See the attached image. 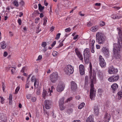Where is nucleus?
<instances>
[{"instance_id":"nucleus-49","label":"nucleus","mask_w":122,"mask_h":122,"mask_svg":"<svg viewBox=\"0 0 122 122\" xmlns=\"http://www.w3.org/2000/svg\"><path fill=\"white\" fill-rule=\"evenodd\" d=\"M42 58V56L41 55H40L39 56H38V58L37 59V60H41Z\"/></svg>"},{"instance_id":"nucleus-24","label":"nucleus","mask_w":122,"mask_h":122,"mask_svg":"<svg viewBox=\"0 0 122 122\" xmlns=\"http://www.w3.org/2000/svg\"><path fill=\"white\" fill-rule=\"evenodd\" d=\"M0 44L1 47L2 49H5L6 47V45L4 41H3L1 42L0 43Z\"/></svg>"},{"instance_id":"nucleus-20","label":"nucleus","mask_w":122,"mask_h":122,"mask_svg":"<svg viewBox=\"0 0 122 122\" xmlns=\"http://www.w3.org/2000/svg\"><path fill=\"white\" fill-rule=\"evenodd\" d=\"M94 113L95 115L97 116L99 114V108L98 106H95L94 107Z\"/></svg>"},{"instance_id":"nucleus-23","label":"nucleus","mask_w":122,"mask_h":122,"mask_svg":"<svg viewBox=\"0 0 122 122\" xmlns=\"http://www.w3.org/2000/svg\"><path fill=\"white\" fill-rule=\"evenodd\" d=\"M12 3L16 7H18L19 6L18 2L17 0H13L12 1Z\"/></svg>"},{"instance_id":"nucleus-18","label":"nucleus","mask_w":122,"mask_h":122,"mask_svg":"<svg viewBox=\"0 0 122 122\" xmlns=\"http://www.w3.org/2000/svg\"><path fill=\"white\" fill-rule=\"evenodd\" d=\"M47 45V43L45 42H43L41 44V46L43 48L42 49V51L45 52L47 50L46 46Z\"/></svg>"},{"instance_id":"nucleus-2","label":"nucleus","mask_w":122,"mask_h":122,"mask_svg":"<svg viewBox=\"0 0 122 122\" xmlns=\"http://www.w3.org/2000/svg\"><path fill=\"white\" fill-rule=\"evenodd\" d=\"M96 80V77L95 75H93L92 79H91V80L90 90V98L92 100H94V98L95 96L96 91L94 90L93 82H94Z\"/></svg>"},{"instance_id":"nucleus-11","label":"nucleus","mask_w":122,"mask_h":122,"mask_svg":"<svg viewBox=\"0 0 122 122\" xmlns=\"http://www.w3.org/2000/svg\"><path fill=\"white\" fill-rule=\"evenodd\" d=\"M75 52L79 59L81 60H83V57L82 56L79 50L77 48H76L75 50Z\"/></svg>"},{"instance_id":"nucleus-29","label":"nucleus","mask_w":122,"mask_h":122,"mask_svg":"<svg viewBox=\"0 0 122 122\" xmlns=\"http://www.w3.org/2000/svg\"><path fill=\"white\" fill-rule=\"evenodd\" d=\"M99 26H95L92 27L91 29L93 30H97L99 28Z\"/></svg>"},{"instance_id":"nucleus-22","label":"nucleus","mask_w":122,"mask_h":122,"mask_svg":"<svg viewBox=\"0 0 122 122\" xmlns=\"http://www.w3.org/2000/svg\"><path fill=\"white\" fill-rule=\"evenodd\" d=\"M86 122H93V117L91 115L89 116L87 118Z\"/></svg>"},{"instance_id":"nucleus-58","label":"nucleus","mask_w":122,"mask_h":122,"mask_svg":"<svg viewBox=\"0 0 122 122\" xmlns=\"http://www.w3.org/2000/svg\"><path fill=\"white\" fill-rule=\"evenodd\" d=\"M9 33L10 36H12L13 35V33L12 31H10L9 32Z\"/></svg>"},{"instance_id":"nucleus-53","label":"nucleus","mask_w":122,"mask_h":122,"mask_svg":"<svg viewBox=\"0 0 122 122\" xmlns=\"http://www.w3.org/2000/svg\"><path fill=\"white\" fill-rule=\"evenodd\" d=\"M20 5L22 6H23L24 5V2L23 1H21L20 2Z\"/></svg>"},{"instance_id":"nucleus-36","label":"nucleus","mask_w":122,"mask_h":122,"mask_svg":"<svg viewBox=\"0 0 122 122\" xmlns=\"http://www.w3.org/2000/svg\"><path fill=\"white\" fill-rule=\"evenodd\" d=\"M73 110L72 109H70L67 110V112L68 114H70L72 112Z\"/></svg>"},{"instance_id":"nucleus-34","label":"nucleus","mask_w":122,"mask_h":122,"mask_svg":"<svg viewBox=\"0 0 122 122\" xmlns=\"http://www.w3.org/2000/svg\"><path fill=\"white\" fill-rule=\"evenodd\" d=\"M63 105H59L60 109L61 110H63L65 109V107Z\"/></svg>"},{"instance_id":"nucleus-45","label":"nucleus","mask_w":122,"mask_h":122,"mask_svg":"<svg viewBox=\"0 0 122 122\" xmlns=\"http://www.w3.org/2000/svg\"><path fill=\"white\" fill-rule=\"evenodd\" d=\"M31 100L33 102H35L36 100V98L35 97H32L31 99Z\"/></svg>"},{"instance_id":"nucleus-35","label":"nucleus","mask_w":122,"mask_h":122,"mask_svg":"<svg viewBox=\"0 0 122 122\" xmlns=\"http://www.w3.org/2000/svg\"><path fill=\"white\" fill-rule=\"evenodd\" d=\"M20 87L18 86H17V87L16 88V89L15 90V93L16 94L18 93V92L20 90Z\"/></svg>"},{"instance_id":"nucleus-9","label":"nucleus","mask_w":122,"mask_h":122,"mask_svg":"<svg viewBox=\"0 0 122 122\" xmlns=\"http://www.w3.org/2000/svg\"><path fill=\"white\" fill-rule=\"evenodd\" d=\"M65 87L64 84L62 82H60L58 84L56 88V90L58 92H61L64 89Z\"/></svg>"},{"instance_id":"nucleus-38","label":"nucleus","mask_w":122,"mask_h":122,"mask_svg":"<svg viewBox=\"0 0 122 122\" xmlns=\"http://www.w3.org/2000/svg\"><path fill=\"white\" fill-rule=\"evenodd\" d=\"M57 52L55 51H54L52 53V55L53 56H56L57 55Z\"/></svg>"},{"instance_id":"nucleus-54","label":"nucleus","mask_w":122,"mask_h":122,"mask_svg":"<svg viewBox=\"0 0 122 122\" xmlns=\"http://www.w3.org/2000/svg\"><path fill=\"white\" fill-rule=\"evenodd\" d=\"M113 8H114L115 9H117V10H118L120 8V7H117H117L114 6V7H113Z\"/></svg>"},{"instance_id":"nucleus-63","label":"nucleus","mask_w":122,"mask_h":122,"mask_svg":"<svg viewBox=\"0 0 122 122\" xmlns=\"http://www.w3.org/2000/svg\"><path fill=\"white\" fill-rule=\"evenodd\" d=\"M95 5L98 6H99L101 5V4L100 3H97L95 4Z\"/></svg>"},{"instance_id":"nucleus-12","label":"nucleus","mask_w":122,"mask_h":122,"mask_svg":"<svg viewBox=\"0 0 122 122\" xmlns=\"http://www.w3.org/2000/svg\"><path fill=\"white\" fill-rule=\"evenodd\" d=\"M31 81L32 82H34V86L37 87L38 84V79H36L34 76H33L31 78Z\"/></svg>"},{"instance_id":"nucleus-62","label":"nucleus","mask_w":122,"mask_h":122,"mask_svg":"<svg viewBox=\"0 0 122 122\" xmlns=\"http://www.w3.org/2000/svg\"><path fill=\"white\" fill-rule=\"evenodd\" d=\"M7 55V53L6 52H5L4 53V56H6Z\"/></svg>"},{"instance_id":"nucleus-32","label":"nucleus","mask_w":122,"mask_h":122,"mask_svg":"<svg viewBox=\"0 0 122 122\" xmlns=\"http://www.w3.org/2000/svg\"><path fill=\"white\" fill-rule=\"evenodd\" d=\"M85 105L84 103L83 102L80 104L78 108L79 109H81Z\"/></svg>"},{"instance_id":"nucleus-5","label":"nucleus","mask_w":122,"mask_h":122,"mask_svg":"<svg viewBox=\"0 0 122 122\" xmlns=\"http://www.w3.org/2000/svg\"><path fill=\"white\" fill-rule=\"evenodd\" d=\"M50 79L51 81L53 83H55L57 80L58 75L57 73H53L50 76Z\"/></svg>"},{"instance_id":"nucleus-57","label":"nucleus","mask_w":122,"mask_h":122,"mask_svg":"<svg viewBox=\"0 0 122 122\" xmlns=\"http://www.w3.org/2000/svg\"><path fill=\"white\" fill-rule=\"evenodd\" d=\"M40 89H38L36 91V93L38 95H39L40 93Z\"/></svg>"},{"instance_id":"nucleus-6","label":"nucleus","mask_w":122,"mask_h":122,"mask_svg":"<svg viewBox=\"0 0 122 122\" xmlns=\"http://www.w3.org/2000/svg\"><path fill=\"white\" fill-rule=\"evenodd\" d=\"M65 73L68 75H70L72 74L74 72L73 68L70 65H68L65 71Z\"/></svg>"},{"instance_id":"nucleus-44","label":"nucleus","mask_w":122,"mask_h":122,"mask_svg":"<svg viewBox=\"0 0 122 122\" xmlns=\"http://www.w3.org/2000/svg\"><path fill=\"white\" fill-rule=\"evenodd\" d=\"M12 68V67H11ZM13 69H12L11 70V71L12 73V74H13L14 72L15 71V68H13L12 67Z\"/></svg>"},{"instance_id":"nucleus-19","label":"nucleus","mask_w":122,"mask_h":122,"mask_svg":"<svg viewBox=\"0 0 122 122\" xmlns=\"http://www.w3.org/2000/svg\"><path fill=\"white\" fill-rule=\"evenodd\" d=\"M103 52L105 56L108 57L109 55V52L108 49L107 48H104L103 50Z\"/></svg>"},{"instance_id":"nucleus-43","label":"nucleus","mask_w":122,"mask_h":122,"mask_svg":"<svg viewBox=\"0 0 122 122\" xmlns=\"http://www.w3.org/2000/svg\"><path fill=\"white\" fill-rule=\"evenodd\" d=\"M40 19L39 18H36L35 20V22L36 23H37L38 22V20H39Z\"/></svg>"},{"instance_id":"nucleus-1","label":"nucleus","mask_w":122,"mask_h":122,"mask_svg":"<svg viewBox=\"0 0 122 122\" xmlns=\"http://www.w3.org/2000/svg\"><path fill=\"white\" fill-rule=\"evenodd\" d=\"M119 41L118 42V44H114L113 48L114 56L115 58L117 59L119 58L120 57L119 51L120 50V48L122 46V44H121Z\"/></svg>"},{"instance_id":"nucleus-50","label":"nucleus","mask_w":122,"mask_h":122,"mask_svg":"<svg viewBox=\"0 0 122 122\" xmlns=\"http://www.w3.org/2000/svg\"><path fill=\"white\" fill-rule=\"evenodd\" d=\"M85 83H87L88 81V77L87 76H86L85 77Z\"/></svg>"},{"instance_id":"nucleus-28","label":"nucleus","mask_w":122,"mask_h":122,"mask_svg":"<svg viewBox=\"0 0 122 122\" xmlns=\"http://www.w3.org/2000/svg\"><path fill=\"white\" fill-rule=\"evenodd\" d=\"M39 9L40 12H42V10L44 9V6H42L40 4H39L38 5Z\"/></svg>"},{"instance_id":"nucleus-4","label":"nucleus","mask_w":122,"mask_h":122,"mask_svg":"<svg viewBox=\"0 0 122 122\" xmlns=\"http://www.w3.org/2000/svg\"><path fill=\"white\" fill-rule=\"evenodd\" d=\"M83 55L86 63H88L89 61V58L90 57L89 51L88 49L86 48L84 50Z\"/></svg>"},{"instance_id":"nucleus-16","label":"nucleus","mask_w":122,"mask_h":122,"mask_svg":"<svg viewBox=\"0 0 122 122\" xmlns=\"http://www.w3.org/2000/svg\"><path fill=\"white\" fill-rule=\"evenodd\" d=\"M80 74L83 75L85 74L84 67V66L82 64L80 65L79 67Z\"/></svg>"},{"instance_id":"nucleus-27","label":"nucleus","mask_w":122,"mask_h":122,"mask_svg":"<svg viewBox=\"0 0 122 122\" xmlns=\"http://www.w3.org/2000/svg\"><path fill=\"white\" fill-rule=\"evenodd\" d=\"M118 98L119 99H121L122 97V91L119 92L117 94Z\"/></svg>"},{"instance_id":"nucleus-46","label":"nucleus","mask_w":122,"mask_h":122,"mask_svg":"<svg viewBox=\"0 0 122 122\" xmlns=\"http://www.w3.org/2000/svg\"><path fill=\"white\" fill-rule=\"evenodd\" d=\"M61 35V34L59 33L57 34L56 35V38L57 39H58L60 38V36Z\"/></svg>"},{"instance_id":"nucleus-64","label":"nucleus","mask_w":122,"mask_h":122,"mask_svg":"<svg viewBox=\"0 0 122 122\" xmlns=\"http://www.w3.org/2000/svg\"><path fill=\"white\" fill-rule=\"evenodd\" d=\"M44 15L43 13H41L40 15V18H41L43 17Z\"/></svg>"},{"instance_id":"nucleus-17","label":"nucleus","mask_w":122,"mask_h":122,"mask_svg":"<svg viewBox=\"0 0 122 122\" xmlns=\"http://www.w3.org/2000/svg\"><path fill=\"white\" fill-rule=\"evenodd\" d=\"M118 71V70L115 69L114 68H110L108 70V71L110 74H112L115 73L117 72Z\"/></svg>"},{"instance_id":"nucleus-33","label":"nucleus","mask_w":122,"mask_h":122,"mask_svg":"<svg viewBox=\"0 0 122 122\" xmlns=\"http://www.w3.org/2000/svg\"><path fill=\"white\" fill-rule=\"evenodd\" d=\"M105 23L103 21H101L100 22L99 25L101 26H104L105 25Z\"/></svg>"},{"instance_id":"nucleus-3","label":"nucleus","mask_w":122,"mask_h":122,"mask_svg":"<svg viewBox=\"0 0 122 122\" xmlns=\"http://www.w3.org/2000/svg\"><path fill=\"white\" fill-rule=\"evenodd\" d=\"M96 36L97 41L99 44H103L104 43L105 37L103 33L98 32L97 33Z\"/></svg>"},{"instance_id":"nucleus-25","label":"nucleus","mask_w":122,"mask_h":122,"mask_svg":"<svg viewBox=\"0 0 122 122\" xmlns=\"http://www.w3.org/2000/svg\"><path fill=\"white\" fill-rule=\"evenodd\" d=\"M64 99L65 98L64 97H62L60 99L59 102V105L63 104L64 103Z\"/></svg>"},{"instance_id":"nucleus-60","label":"nucleus","mask_w":122,"mask_h":122,"mask_svg":"<svg viewBox=\"0 0 122 122\" xmlns=\"http://www.w3.org/2000/svg\"><path fill=\"white\" fill-rule=\"evenodd\" d=\"M31 95H30L28 94L27 95L26 97L28 99H29L30 98Z\"/></svg>"},{"instance_id":"nucleus-37","label":"nucleus","mask_w":122,"mask_h":122,"mask_svg":"<svg viewBox=\"0 0 122 122\" xmlns=\"http://www.w3.org/2000/svg\"><path fill=\"white\" fill-rule=\"evenodd\" d=\"M47 18L46 17H45L44 18L43 20H44V23H43V25H45L47 22V20H46Z\"/></svg>"},{"instance_id":"nucleus-56","label":"nucleus","mask_w":122,"mask_h":122,"mask_svg":"<svg viewBox=\"0 0 122 122\" xmlns=\"http://www.w3.org/2000/svg\"><path fill=\"white\" fill-rule=\"evenodd\" d=\"M92 70H90V75H89V77H90L91 78H92Z\"/></svg>"},{"instance_id":"nucleus-39","label":"nucleus","mask_w":122,"mask_h":122,"mask_svg":"<svg viewBox=\"0 0 122 122\" xmlns=\"http://www.w3.org/2000/svg\"><path fill=\"white\" fill-rule=\"evenodd\" d=\"M0 98L1 99V103L2 104H3L4 103V101L5 99L3 97H0Z\"/></svg>"},{"instance_id":"nucleus-15","label":"nucleus","mask_w":122,"mask_h":122,"mask_svg":"<svg viewBox=\"0 0 122 122\" xmlns=\"http://www.w3.org/2000/svg\"><path fill=\"white\" fill-rule=\"evenodd\" d=\"M71 88L73 91H75L77 88V85L74 81H72L71 82Z\"/></svg>"},{"instance_id":"nucleus-21","label":"nucleus","mask_w":122,"mask_h":122,"mask_svg":"<svg viewBox=\"0 0 122 122\" xmlns=\"http://www.w3.org/2000/svg\"><path fill=\"white\" fill-rule=\"evenodd\" d=\"M118 87V85L115 83H114L111 86L112 89L114 91H115L117 89Z\"/></svg>"},{"instance_id":"nucleus-55","label":"nucleus","mask_w":122,"mask_h":122,"mask_svg":"<svg viewBox=\"0 0 122 122\" xmlns=\"http://www.w3.org/2000/svg\"><path fill=\"white\" fill-rule=\"evenodd\" d=\"M78 36V35H76L74 37L73 39L74 40H76V39H77Z\"/></svg>"},{"instance_id":"nucleus-52","label":"nucleus","mask_w":122,"mask_h":122,"mask_svg":"<svg viewBox=\"0 0 122 122\" xmlns=\"http://www.w3.org/2000/svg\"><path fill=\"white\" fill-rule=\"evenodd\" d=\"M18 22L20 25L21 24V21L20 19H19L18 20Z\"/></svg>"},{"instance_id":"nucleus-30","label":"nucleus","mask_w":122,"mask_h":122,"mask_svg":"<svg viewBox=\"0 0 122 122\" xmlns=\"http://www.w3.org/2000/svg\"><path fill=\"white\" fill-rule=\"evenodd\" d=\"M111 18L113 19H118L119 18L118 17L116 14L113 15H112L111 16Z\"/></svg>"},{"instance_id":"nucleus-10","label":"nucleus","mask_w":122,"mask_h":122,"mask_svg":"<svg viewBox=\"0 0 122 122\" xmlns=\"http://www.w3.org/2000/svg\"><path fill=\"white\" fill-rule=\"evenodd\" d=\"M51 104V101L49 100H45L44 102L45 107L47 109H50V106Z\"/></svg>"},{"instance_id":"nucleus-51","label":"nucleus","mask_w":122,"mask_h":122,"mask_svg":"<svg viewBox=\"0 0 122 122\" xmlns=\"http://www.w3.org/2000/svg\"><path fill=\"white\" fill-rule=\"evenodd\" d=\"M91 49V51L92 53H94L95 51L94 49V47L92 48V47H90Z\"/></svg>"},{"instance_id":"nucleus-8","label":"nucleus","mask_w":122,"mask_h":122,"mask_svg":"<svg viewBox=\"0 0 122 122\" xmlns=\"http://www.w3.org/2000/svg\"><path fill=\"white\" fill-rule=\"evenodd\" d=\"M52 92V91L50 90V88L49 89V91H48L47 92L45 89H44L42 93V97L45 99L46 97L48 96L49 95L51 96V93Z\"/></svg>"},{"instance_id":"nucleus-42","label":"nucleus","mask_w":122,"mask_h":122,"mask_svg":"<svg viewBox=\"0 0 122 122\" xmlns=\"http://www.w3.org/2000/svg\"><path fill=\"white\" fill-rule=\"evenodd\" d=\"M72 97H71L67 99V100L66 101V102H70V101L72 100Z\"/></svg>"},{"instance_id":"nucleus-59","label":"nucleus","mask_w":122,"mask_h":122,"mask_svg":"<svg viewBox=\"0 0 122 122\" xmlns=\"http://www.w3.org/2000/svg\"><path fill=\"white\" fill-rule=\"evenodd\" d=\"M56 43V41H54L53 43V44L51 45V46L52 47H53L55 45Z\"/></svg>"},{"instance_id":"nucleus-26","label":"nucleus","mask_w":122,"mask_h":122,"mask_svg":"<svg viewBox=\"0 0 122 122\" xmlns=\"http://www.w3.org/2000/svg\"><path fill=\"white\" fill-rule=\"evenodd\" d=\"M95 41L94 40L92 39L91 40L90 42V47H92V48L94 47V45Z\"/></svg>"},{"instance_id":"nucleus-7","label":"nucleus","mask_w":122,"mask_h":122,"mask_svg":"<svg viewBox=\"0 0 122 122\" xmlns=\"http://www.w3.org/2000/svg\"><path fill=\"white\" fill-rule=\"evenodd\" d=\"M99 64L102 68H104L106 66V63L104 60L101 55L99 56Z\"/></svg>"},{"instance_id":"nucleus-40","label":"nucleus","mask_w":122,"mask_h":122,"mask_svg":"<svg viewBox=\"0 0 122 122\" xmlns=\"http://www.w3.org/2000/svg\"><path fill=\"white\" fill-rule=\"evenodd\" d=\"M87 25L88 27H90L92 25V24L90 22H89L87 23Z\"/></svg>"},{"instance_id":"nucleus-47","label":"nucleus","mask_w":122,"mask_h":122,"mask_svg":"<svg viewBox=\"0 0 122 122\" xmlns=\"http://www.w3.org/2000/svg\"><path fill=\"white\" fill-rule=\"evenodd\" d=\"M12 95L11 94H9V100H12Z\"/></svg>"},{"instance_id":"nucleus-48","label":"nucleus","mask_w":122,"mask_h":122,"mask_svg":"<svg viewBox=\"0 0 122 122\" xmlns=\"http://www.w3.org/2000/svg\"><path fill=\"white\" fill-rule=\"evenodd\" d=\"M26 67H23L22 69V70L21 71L22 72H24V70H25L26 69Z\"/></svg>"},{"instance_id":"nucleus-61","label":"nucleus","mask_w":122,"mask_h":122,"mask_svg":"<svg viewBox=\"0 0 122 122\" xmlns=\"http://www.w3.org/2000/svg\"><path fill=\"white\" fill-rule=\"evenodd\" d=\"M96 47L97 49H99L100 47V46L99 45H96Z\"/></svg>"},{"instance_id":"nucleus-41","label":"nucleus","mask_w":122,"mask_h":122,"mask_svg":"<svg viewBox=\"0 0 122 122\" xmlns=\"http://www.w3.org/2000/svg\"><path fill=\"white\" fill-rule=\"evenodd\" d=\"M6 86L3 83L2 84V88L3 90V92H5V88Z\"/></svg>"},{"instance_id":"nucleus-31","label":"nucleus","mask_w":122,"mask_h":122,"mask_svg":"<svg viewBox=\"0 0 122 122\" xmlns=\"http://www.w3.org/2000/svg\"><path fill=\"white\" fill-rule=\"evenodd\" d=\"M118 35L121 40L122 41V31H119Z\"/></svg>"},{"instance_id":"nucleus-14","label":"nucleus","mask_w":122,"mask_h":122,"mask_svg":"<svg viewBox=\"0 0 122 122\" xmlns=\"http://www.w3.org/2000/svg\"><path fill=\"white\" fill-rule=\"evenodd\" d=\"M111 115L110 114L106 113L104 117V121L105 122H108L110 120Z\"/></svg>"},{"instance_id":"nucleus-13","label":"nucleus","mask_w":122,"mask_h":122,"mask_svg":"<svg viewBox=\"0 0 122 122\" xmlns=\"http://www.w3.org/2000/svg\"><path fill=\"white\" fill-rule=\"evenodd\" d=\"M119 77V76H114L109 78L108 79V80L110 82L116 81L118 80Z\"/></svg>"}]
</instances>
